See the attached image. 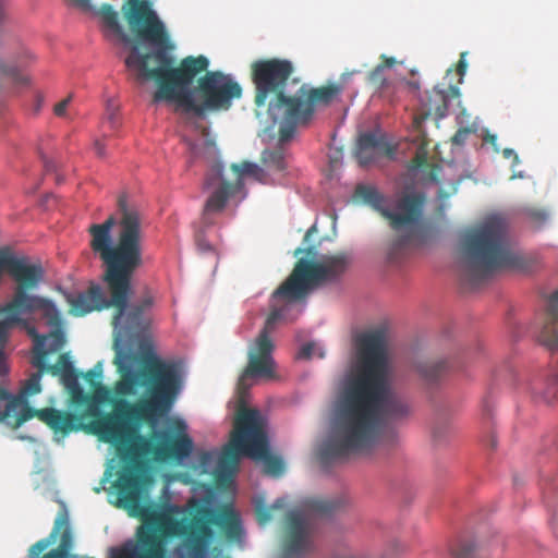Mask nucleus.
<instances>
[{
  "mask_svg": "<svg viewBox=\"0 0 558 558\" xmlns=\"http://www.w3.org/2000/svg\"><path fill=\"white\" fill-rule=\"evenodd\" d=\"M122 13L132 33L153 46V51L140 52L138 45L133 44L124 32L111 4L104 3L98 11L106 27L124 45H132L125 65L137 69L144 78L155 82L154 102H172L183 112L203 118L208 112L230 109L233 100L242 96V87L231 75L208 71L209 60L203 54L185 57L175 65L174 44L150 1L128 0L122 5Z\"/></svg>",
  "mask_w": 558,
  "mask_h": 558,
  "instance_id": "1",
  "label": "nucleus"
},
{
  "mask_svg": "<svg viewBox=\"0 0 558 558\" xmlns=\"http://www.w3.org/2000/svg\"><path fill=\"white\" fill-rule=\"evenodd\" d=\"M356 360L347 378L332 430L319 456L325 462L369 452L389 424L410 415L407 400L389 378L383 330L355 337Z\"/></svg>",
  "mask_w": 558,
  "mask_h": 558,
  "instance_id": "2",
  "label": "nucleus"
},
{
  "mask_svg": "<svg viewBox=\"0 0 558 558\" xmlns=\"http://www.w3.org/2000/svg\"><path fill=\"white\" fill-rule=\"evenodd\" d=\"M120 218L109 216L102 223L88 228L90 248L102 260V281L107 298L98 284L76 295H68L71 313L77 316L113 307L112 325L118 326L132 295V277L143 264V230L140 214L128 207L125 196L118 199Z\"/></svg>",
  "mask_w": 558,
  "mask_h": 558,
  "instance_id": "3",
  "label": "nucleus"
},
{
  "mask_svg": "<svg viewBox=\"0 0 558 558\" xmlns=\"http://www.w3.org/2000/svg\"><path fill=\"white\" fill-rule=\"evenodd\" d=\"M347 253L324 255L318 262L300 259L286 281L272 293L276 303L267 316L264 328L248 351V362L238 381V392L241 399L250 389L252 378H272L275 361L272 351L275 344L270 333L276 324L287 320V311L291 303L303 300L307 293L326 281H335L341 277L350 265Z\"/></svg>",
  "mask_w": 558,
  "mask_h": 558,
  "instance_id": "4",
  "label": "nucleus"
},
{
  "mask_svg": "<svg viewBox=\"0 0 558 558\" xmlns=\"http://www.w3.org/2000/svg\"><path fill=\"white\" fill-rule=\"evenodd\" d=\"M48 373L58 376L61 384L70 395L71 402L76 408H83L78 412L62 411L54 408L33 409L25 405L19 415H13L16 407L21 405V398H13L4 409L0 408V423L12 428H19L23 423L33 417L44 422L54 435L65 437L73 432L86 430V421L98 414V405L94 398L87 395L78 383L80 373L76 372L69 353H62L56 364L48 367Z\"/></svg>",
  "mask_w": 558,
  "mask_h": 558,
  "instance_id": "5",
  "label": "nucleus"
},
{
  "mask_svg": "<svg viewBox=\"0 0 558 558\" xmlns=\"http://www.w3.org/2000/svg\"><path fill=\"white\" fill-rule=\"evenodd\" d=\"M519 265L499 217H490L469 230L462 241V281L471 288L480 286L494 272Z\"/></svg>",
  "mask_w": 558,
  "mask_h": 558,
  "instance_id": "6",
  "label": "nucleus"
},
{
  "mask_svg": "<svg viewBox=\"0 0 558 558\" xmlns=\"http://www.w3.org/2000/svg\"><path fill=\"white\" fill-rule=\"evenodd\" d=\"M241 457L263 461L266 472L274 476H280L284 471L283 461L269 452L266 420L256 409H239L230 442L223 449L213 473L217 484L231 480Z\"/></svg>",
  "mask_w": 558,
  "mask_h": 558,
  "instance_id": "7",
  "label": "nucleus"
},
{
  "mask_svg": "<svg viewBox=\"0 0 558 558\" xmlns=\"http://www.w3.org/2000/svg\"><path fill=\"white\" fill-rule=\"evenodd\" d=\"M355 194L379 211L389 221L391 229L398 233L389 251L391 262H396L404 248L423 240L426 231V222L423 219L425 202L423 195L405 194L398 201L396 209L390 210L385 206L384 197L373 186L359 185Z\"/></svg>",
  "mask_w": 558,
  "mask_h": 558,
  "instance_id": "8",
  "label": "nucleus"
},
{
  "mask_svg": "<svg viewBox=\"0 0 558 558\" xmlns=\"http://www.w3.org/2000/svg\"><path fill=\"white\" fill-rule=\"evenodd\" d=\"M0 313L5 315V317L0 320V399H8L10 398V391L7 388V383L10 374V365L4 349L11 329L16 326V324L23 322V315L34 313H40L49 326L58 328L61 325V315L51 300L44 296L25 298L22 292L19 293L16 298H12L0 310Z\"/></svg>",
  "mask_w": 558,
  "mask_h": 558,
  "instance_id": "9",
  "label": "nucleus"
},
{
  "mask_svg": "<svg viewBox=\"0 0 558 558\" xmlns=\"http://www.w3.org/2000/svg\"><path fill=\"white\" fill-rule=\"evenodd\" d=\"M345 497L307 498L300 507L286 514V536L283 542L284 555L288 558L298 557L312 550L311 518L330 517L345 508Z\"/></svg>",
  "mask_w": 558,
  "mask_h": 558,
  "instance_id": "10",
  "label": "nucleus"
},
{
  "mask_svg": "<svg viewBox=\"0 0 558 558\" xmlns=\"http://www.w3.org/2000/svg\"><path fill=\"white\" fill-rule=\"evenodd\" d=\"M293 73L294 65L288 59L271 58L254 61L251 65V75L255 86L256 107H267L278 112L279 107L292 102V95L288 94L287 87L290 81L299 82L296 78H291Z\"/></svg>",
  "mask_w": 558,
  "mask_h": 558,
  "instance_id": "11",
  "label": "nucleus"
},
{
  "mask_svg": "<svg viewBox=\"0 0 558 558\" xmlns=\"http://www.w3.org/2000/svg\"><path fill=\"white\" fill-rule=\"evenodd\" d=\"M231 169L236 177L234 182H229L223 178V165L219 161L213 165L209 174L206 177V186L215 187L203 209L202 221L206 227L214 223V216L225 209L228 199L241 191L243 177H253L260 182L265 178L264 170L258 165L250 161L232 163Z\"/></svg>",
  "mask_w": 558,
  "mask_h": 558,
  "instance_id": "12",
  "label": "nucleus"
},
{
  "mask_svg": "<svg viewBox=\"0 0 558 558\" xmlns=\"http://www.w3.org/2000/svg\"><path fill=\"white\" fill-rule=\"evenodd\" d=\"M193 450V440L185 433H179L174 436L163 435L158 442H153L145 436H137L135 444L129 450L133 456L144 463V459L153 457L156 461L186 459Z\"/></svg>",
  "mask_w": 558,
  "mask_h": 558,
  "instance_id": "13",
  "label": "nucleus"
},
{
  "mask_svg": "<svg viewBox=\"0 0 558 558\" xmlns=\"http://www.w3.org/2000/svg\"><path fill=\"white\" fill-rule=\"evenodd\" d=\"M343 92L341 84L331 83L320 87H308L302 84L292 95V102L310 120L313 119L317 106H328Z\"/></svg>",
  "mask_w": 558,
  "mask_h": 558,
  "instance_id": "14",
  "label": "nucleus"
},
{
  "mask_svg": "<svg viewBox=\"0 0 558 558\" xmlns=\"http://www.w3.org/2000/svg\"><path fill=\"white\" fill-rule=\"evenodd\" d=\"M393 155L395 148L386 137L371 132L360 135L354 150V156L362 167H367L381 157L391 158Z\"/></svg>",
  "mask_w": 558,
  "mask_h": 558,
  "instance_id": "15",
  "label": "nucleus"
},
{
  "mask_svg": "<svg viewBox=\"0 0 558 558\" xmlns=\"http://www.w3.org/2000/svg\"><path fill=\"white\" fill-rule=\"evenodd\" d=\"M272 123L281 122L279 128V142L286 143L294 135L295 129L310 123V119L303 114L293 102L279 107L278 112L267 109Z\"/></svg>",
  "mask_w": 558,
  "mask_h": 558,
  "instance_id": "16",
  "label": "nucleus"
},
{
  "mask_svg": "<svg viewBox=\"0 0 558 558\" xmlns=\"http://www.w3.org/2000/svg\"><path fill=\"white\" fill-rule=\"evenodd\" d=\"M5 17L4 0H0V22ZM34 56L31 51L25 50L17 60L10 63L0 61V80L7 78L13 85H27L28 78L22 74L21 68L25 64V60H33Z\"/></svg>",
  "mask_w": 558,
  "mask_h": 558,
  "instance_id": "17",
  "label": "nucleus"
},
{
  "mask_svg": "<svg viewBox=\"0 0 558 558\" xmlns=\"http://www.w3.org/2000/svg\"><path fill=\"white\" fill-rule=\"evenodd\" d=\"M424 113L420 117L414 118V123L418 128L421 122L430 116H434L437 120L442 119L447 114L448 110V94L434 87L432 90L426 93V97L423 99Z\"/></svg>",
  "mask_w": 558,
  "mask_h": 558,
  "instance_id": "18",
  "label": "nucleus"
},
{
  "mask_svg": "<svg viewBox=\"0 0 558 558\" xmlns=\"http://www.w3.org/2000/svg\"><path fill=\"white\" fill-rule=\"evenodd\" d=\"M144 326V313H142L141 308L132 305L129 308L128 306L125 307V312L120 324L113 327L114 329H118L119 336L132 337L143 330Z\"/></svg>",
  "mask_w": 558,
  "mask_h": 558,
  "instance_id": "19",
  "label": "nucleus"
},
{
  "mask_svg": "<svg viewBox=\"0 0 558 558\" xmlns=\"http://www.w3.org/2000/svg\"><path fill=\"white\" fill-rule=\"evenodd\" d=\"M417 373L428 385H435L451 369L447 360H426L416 366Z\"/></svg>",
  "mask_w": 558,
  "mask_h": 558,
  "instance_id": "20",
  "label": "nucleus"
},
{
  "mask_svg": "<svg viewBox=\"0 0 558 558\" xmlns=\"http://www.w3.org/2000/svg\"><path fill=\"white\" fill-rule=\"evenodd\" d=\"M16 326H22L26 329L29 337L33 338L34 345V356H33V365L40 369H47L50 365L46 363L47 356L49 354V350L45 348L47 336L39 335L36 328L31 325L26 319L23 318L22 323L16 324Z\"/></svg>",
  "mask_w": 558,
  "mask_h": 558,
  "instance_id": "21",
  "label": "nucleus"
},
{
  "mask_svg": "<svg viewBox=\"0 0 558 558\" xmlns=\"http://www.w3.org/2000/svg\"><path fill=\"white\" fill-rule=\"evenodd\" d=\"M43 371L44 369L39 368V372L34 373V374H32L29 376V378L25 381V384L21 388V391H20L19 396H12L10 393V398H8V399H0V408L4 409V407L9 403V400H11L13 398H21L23 403L21 405L16 407V410L13 412L14 416L19 415L22 412V409H24L25 405H29L28 402H27V398H29L32 396H35V395H37V393H39L41 391L40 379H41V372Z\"/></svg>",
  "mask_w": 558,
  "mask_h": 558,
  "instance_id": "22",
  "label": "nucleus"
},
{
  "mask_svg": "<svg viewBox=\"0 0 558 558\" xmlns=\"http://www.w3.org/2000/svg\"><path fill=\"white\" fill-rule=\"evenodd\" d=\"M286 501L283 498H278L271 506H267L263 496H257L254 499V510L256 519L260 525L267 524L272 518V511L283 509Z\"/></svg>",
  "mask_w": 558,
  "mask_h": 558,
  "instance_id": "23",
  "label": "nucleus"
},
{
  "mask_svg": "<svg viewBox=\"0 0 558 558\" xmlns=\"http://www.w3.org/2000/svg\"><path fill=\"white\" fill-rule=\"evenodd\" d=\"M486 548L482 541L461 539L456 547L451 548L454 558H478V554Z\"/></svg>",
  "mask_w": 558,
  "mask_h": 558,
  "instance_id": "24",
  "label": "nucleus"
},
{
  "mask_svg": "<svg viewBox=\"0 0 558 558\" xmlns=\"http://www.w3.org/2000/svg\"><path fill=\"white\" fill-rule=\"evenodd\" d=\"M263 163L270 170L283 171L286 169V151L283 148L266 149L262 154Z\"/></svg>",
  "mask_w": 558,
  "mask_h": 558,
  "instance_id": "25",
  "label": "nucleus"
},
{
  "mask_svg": "<svg viewBox=\"0 0 558 558\" xmlns=\"http://www.w3.org/2000/svg\"><path fill=\"white\" fill-rule=\"evenodd\" d=\"M368 83L376 90H384L388 86V81L384 75L383 66H375L367 76Z\"/></svg>",
  "mask_w": 558,
  "mask_h": 558,
  "instance_id": "26",
  "label": "nucleus"
},
{
  "mask_svg": "<svg viewBox=\"0 0 558 558\" xmlns=\"http://www.w3.org/2000/svg\"><path fill=\"white\" fill-rule=\"evenodd\" d=\"M214 459H215V453L210 452V451H202L198 454V465L201 469V473H204V474L209 473V471L213 466Z\"/></svg>",
  "mask_w": 558,
  "mask_h": 558,
  "instance_id": "27",
  "label": "nucleus"
},
{
  "mask_svg": "<svg viewBox=\"0 0 558 558\" xmlns=\"http://www.w3.org/2000/svg\"><path fill=\"white\" fill-rule=\"evenodd\" d=\"M84 377L90 386H94L95 383L102 377V363L98 362L92 369H89L84 375Z\"/></svg>",
  "mask_w": 558,
  "mask_h": 558,
  "instance_id": "28",
  "label": "nucleus"
},
{
  "mask_svg": "<svg viewBox=\"0 0 558 558\" xmlns=\"http://www.w3.org/2000/svg\"><path fill=\"white\" fill-rule=\"evenodd\" d=\"M527 216L535 223L542 225L547 220L548 213L543 208H531L527 210Z\"/></svg>",
  "mask_w": 558,
  "mask_h": 558,
  "instance_id": "29",
  "label": "nucleus"
},
{
  "mask_svg": "<svg viewBox=\"0 0 558 558\" xmlns=\"http://www.w3.org/2000/svg\"><path fill=\"white\" fill-rule=\"evenodd\" d=\"M92 387L94 388L95 395L99 401L109 400L110 390L106 386H104L99 380H97L95 385Z\"/></svg>",
  "mask_w": 558,
  "mask_h": 558,
  "instance_id": "30",
  "label": "nucleus"
},
{
  "mask_svg": "<svg viewBox=\"0 0 558 558\" xmlns=\"http://www.w3.org/2000/svg\"><path fill=\"white\" fill-rule=\"evenodd\" d=\"M195 242H196V245H197V248L203 252V253H207V252H211L213 251V246L210 245V243L204 238L203 233L202 232H198L195 236Z\"/></svg>",
  "mask_w": 558,
  "mask_h": 558,
  "instance_id": "31",
  "label": "nucleus"
},
{
  "mask_svg": "<svg viewBox=\"0 0 558 558\" xmlns=\"http://www.w3.org/2000/svg\"><path fill=\"white\" fill-rule=\"evenodd\" d=\"M72 96H68L60 102L54 105L53 112L57 117H63L65 114L66 108L69 104L71 102Z\"/></svg>",
  "mask_w": 558,
  "mask_h": 558,
  "instance_id": "32",
  "label": "nucleus"
},
{
  "mask_svg": "<svg viewBox=\"0 0 558 558\" xmlns=\"http://www.w3.org/2000/svg\"><path fill=\"white\" fill-rule=\"evenodd\" d=\"M469 134H470L469 129H459L456 132V134L452 136V143L457 144V145L464 144Z\"/></svg>",
  "mask_w": 558,
  "mask_h": 558,
  "instance_id": "33",
  "label": "nucleus"
},
{
  "mask_svg": "<svg viewBox=\"0 0 558 558\" xmlns=\"http://www.w3.org/2000/svg\"><path fill=\"white\" fill-rule=\"evenodd\" d=\"M70 4L81 9L82 11L89 12L94 8L92 5V0H66Z\"/></svg>",
  "mask_w": 558,
  "mask_h": 558,
  "instance_id": "34",
  "label": "nucleus"
},
{
  "mask_svg": "<svg viewBox=\"0 0 558 558\" xmlns=\"http://www.w3.org/2000/svg\"><path fill=\"white\" fill-rule=\"evenodd\" d=\"M314 347H315L314 343H311V342L305 343L300 349L296 357L298 359H310L313 355Z\"/></svg>",
  "mask_w": 558,
  "mask_h": 558,
  "instance_id": "35",
  "label": "nucleus"
},
{
  "mask_svg": "<svg viewBox=\"0 0 558 558\" xmlns=\"http://www.w3.org/2000/svg\"><path fill=\"white\" fill-rule=\"evenodd\" d=\"M154 304V299L151 295H146L138 304H134V307H138L142 310V313L145 314L147 310H149Z\"/></svg>",
  "mask_w": 558,
  "mask_h": 558,
  "instance_id": "36",
  "label": "nucleus"
},
{
  "mask_svg": "<svg viewBox=\"0 0 558 558\" xmlns=\"http://www.w3.org/2000/svg\"><path fill=\"white\" fill-rule=\"evenodd\" d=\"M381 62L377 64V66H383V71H385L386 68H391L396 64V59L393 57H387L386 54L380 56Z\"/></svg>",
  "mask_w": 558,
  "mask_h": 558,
  "instance_id": "37",
  "label": "nucleus"
},
{
  "mask_svg": "<svg viewBox=\"0 0 558 558\" xmlns=\"http://www.w3.org/2000/svg\"><path fill=\"white\" fill-rule=\"evenodd\" d=\"M465 54H466V52L461 53L460 60L457 64V72L460 76H463L466 72L468 63L465 61Z\"/></svg>",
  "mask_w": 558,
  "mask_h": 558,
  "instance_id": "38",
  "label": "nucleus"
},
{
  "mask_svg": "<svg viewBox=\"0 0 558 558\" xmlns=\"http://www.w3.org/2000/svg\"><path fill=\"white\" fill-rule=\"evenodd\" d=\"M427 161L426 156L424 154H416L415 157L412 159V168H420L423 165H425Z\"/></svg>",
  "mask_w": 558,
  "mask_h": 558,
  "instance_id": "39",
  "label": "nucleus"
},
{
  "mask_svg": "<svg viewBox=\"0 0 558 558\" xmlns=\"http://www.w3.org/2000/svg\"><path fill=\"white\" fill-rule=\"evenodd\" d=\"M502 154H504V157H505V158L513 157L514 162H518V161H519V157H518V155H517V154L514 153V150H513V149H511V148H506V149H504V153H502Z\"/></svg>",
  "mask_w": 558,
  "mask_h": 558,
  "instance_id": "40",
  "label": "nucleus"
},
{
  "mask_svg": "<svg viewBox=\"0 0 558 558\" xmlns=\"http://www.w3.org/2000/svg\"><path fill=\"white\" fill-rule=\"evenodd\" d=\"M95 149L98 156L102 157L105 155V146L101 142L97 141L95 143Z\"/></svg>",
  "mask_w": 558,
  "mask_h": 558,
  "instance_id": "41",
  "label": "nucleus"
},
{
  "mask_svg": "<svg viewBox=\"0 0 558 558\" xmlns=\"http://www.w3.org/2000/svg\"><path fill=\"white\" fill-rule=\"evenodd\" d=\"M551 523H553V529H554L556 535L558 536V507H557V510L555 511Z\"/></svg>",
  "mask_w": 558,
  "mask_h": 558,
  "instance_id": "42",
  "label": "nucleus"
},
{
  "mask_svg": "<svg viewBox=\"0 0 558 558\" xmlns=\"http://www.w3.org/2000/svg\"><path fill=\"white\" fill-rule=\"evenodd\" d=\"M450 93L453 97L459 96V89L457 87L450 86Z\"/></svg>",
  "mask_w": 558,
  "mask_h": 558,
  "instance_id": "43",
  "label": "nucleus"
},
{
  "mask_svg": "<svg viewBox=\"0 0 558 558\" xmlns=\"http://www.w3.org/2000/svg\"><path fill=\"white\" fill-rule=\"evenodd\" d=\"M52 336H54L56 339L59 340V341H61V339H62V336H61V333L59 331L52 332Z\"/></svg>",
  "mask_w": 558,
  "mask_h": 558,
  "instance_id": "44",
  "label": "nucleus"
},
{
  "mask_svg": "<svg viewBox=\"0 0 558 558\" xmlns=\"http://www.w3.org/2000/svg\"><path fill=\"white\" fill-rule=\"evenodd\" d=\"M315 231V227L313 226L311 229H308V231L306 232L305 234V240H307V238L311 235V233Z\"/></svg>",
  "mask_w": 558,
  "mask_h": 558,
  "instance_id": "45",
  "label": "nucleus"
},
{
  "mask_svg": "<svg viewBox=\"0 0 558 558\" xmlns=\"http://www.w3.org/2000/svg\"><path fill=\"white\" fill-rule=\"evenodd\" d=\"M410 85H411L413 88H415V89H418V87H420L417 83H411Z\"/></svg>",
  "mask_w": 558,
  "mask_h": 558,
  "instance_id": "46",
  "label": "nucleus"
}]
</instances>
